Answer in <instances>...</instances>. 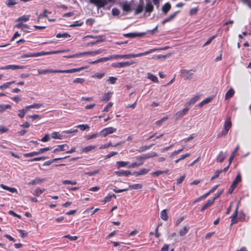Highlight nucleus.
I'll return each instance as SVG.
<instances>
[{
  "instance_id": "nucleus-1",
  "label": "nucleus",
  "mask_w": 251,
  "mask_h": 251,
  "mask_svg": "<svg viewBox=\"0 0 251 251\" xmlns=\"http://www.w3.org/2000/svg\"><path fill=\"white\" fill-rule=\"evenodd\" d=\"M169 48V47L168 46H166V47H165L164 48H160V49H151V50H148L147 51H145L144 52L140 53H138V54H126V55H111V56H109L108 57L100 58V59H98L97 60L92 61L91 63H99V62H105V61H112V60H113L114 59L118 60L119 59H122V58L128 59V58H130L131 57H139V56H142L143 55L148 54L149 53H151V52H154V51H155L156 50H167V49H168Z\"/></svg>"
},
{
  "instance_id": "nucleus-2",
  "label": "nucleus",
  "mask_w": 251,
  "mask_h": 251,
  "mask_svg": "<svg viewBox=\"0 0 251 251\" xmlns=\"http://www.w3.org/2000/svg\"><path fill=\"white\" fill-rule=\"evenodd\" d=\"M88 67L85 66L76 69H73L70 70H53L50 69L46 70H38V73L39 74H44L47 73H72L80 71L84 69H86Z\"/></svg>"
},
{
  "instance_id": "nucleus-3",
  "label": "nucleus",
  "mask_w": 251,
  "mask_h": 251,
  "mask_svg": "<svg viewBox=\"0 0 251 251\" xmlns=\"http://www.w3.org/2000/svg\"><path fill=\"white\" fill-rule=\"evenodd\" d=\"M231 121L230 119L226 120L224 125V128L221 133L218 135V137L226 136L231 127Z\"/></svg>"
},
{
  "instance_id": "nucleus-4",
  "label": "nucleus",
  "mask_w": 251,
  "mask_h": 251,
  "mask_svg": "<svg viewBox=\"0 0 251 251\" xmlns=\"http://www.w3.org/2000/svg\"><path fill=\"white\" fill-rule=\"evenodd\" d=\"M112 0H90L91 3L96 5L98 8L106 7Z\"/></svg>"
},
{
  "instance_id": "nucleus-5",
  "label": "nucleus",
  "mask_w": 251,
  "mask_h": 251,
  "mask_svg": "<svg viewBox=\"0 0 251 251\" xmlns=\"http://www.w3.org/2000/svg\"><path fill=\"white\" fill-rule=\"evenodd\" d=\"M116 130V128L113 127L105 128L100 132V135L103 137H105L108 134L115 132Z\"/></svg>"
},
{
  "instance_id": "nucleus-6",
  "label": "nucleus",
  "mask_w": 251,
  "mask_h": 251,
  "mask_svg": "<svg viewBox=\"0 0 251 251\" xmlns=\"http://www.w3.org/2000/svg\"><path fill=\"white\" fill-rule=\"evenodd\" d=\"M192 72H195V70L193 69L191 70H187L186 69H182L181 70V73L182 75V76L186 80H190L192 78L193 74Z\"/></svg>"
},
{
  "instance_id": "nucleus-7",
  "label": "nucleus",
  "mask_w": 251,
  "mask_h": 251,
  "mask_svg": "<svg viewBox=\"0 0 251 251\" xmlns=\"http://www.w3.org/2000/svg\"><path fill=\"white\" fill-rule=\"evenodd\" d=\"M241 181V176L240 174H238V175L236 176V177L233 181L232 184L230 186L229 190H228V193L231 194L234 188L236 187L237 184Z\"/></svg>"
},
{
  "instance_id": "nucleus-8",
  "label": "nucleus",
  "mask_w": 251,
  "mask_h": 251,
  "mask_svg": "<svg viewBox=\"0 0 251 251\" xmlns=\"http://www.w3.org/2000/svg\"><path fill=\"white\" fill-rule=\"evenodd\" d=\"M55 52H53L52 53H55ZM51 52H40L35 53H28V54H24L23 55H22L21 56V58H23L24 57H37L39 56L42 55H45V54H49L51 53Z\"/></svg>"
},
{
  "instance_id": "nucleus-9",
  "label": "nucleus",
  "mask_w": 251,
  "mask_h": 251,
  "mask_svg": "<svg viewBox=\"0 0 251 251\" xmlns=\"http://www.w3.org/2000/svg\"><path fill=\"white\" fill-rule=\"evenodd\" d=\"M146 32L140 33H128L124 34V36L127 38H134L137 37H141L146 34Z\"/></svg>"
},
{
  "instance_id": "nucleus-10",
  "label": "nucleus",
  "mask_w": 251,
  "mask_h": 251,
  "mask_svg": "<svg viewBox=\"0 0 251 251\" xmlns=\"http://www.w3.org/2000/svg\"><path fill=\"white\" fill-rule=\"evenodd\" d=\"M189 111L188 108H184L182 110L179 111L178 112L176 113L175 114V117L176 118V120H178L183 117L185 115L187 114L188 111Z\"/></svg>"
},
{
  "instance_id": "nucleus-11",
  "label": "nucleus",
  "mask_w": 251,
  "mask_h": 251,
  "mask_svg": "<svg viewBox=\"0 0 251 251\" xmlns=\"http://www.w3.org/2000/svg\"><path fill=\"white\" fill-rule=\"evenodd\" d=\"M24 68V66H21V65H7L6 66L0 68V69H6V70L11 69L12 70H17V69H22Z\"/></svg>"
},
{
  "instance_id": "nucleus-12",
  "label": "nucleus",
  "mask_w": 251,
  "mask_h": 251,
  "mask_svg": "<svg viewBox=\"0 0 251 251\" xmlns=\"http://www.w3.org/2000/svg\"><path fill=\"white\" fill-rule=\"evenodd\" d=\"M46 180V179L45 178H40L36 177L34 179L32 180L30 182H29L28 184L31 185H36L37 184H40Z\"/></svg>"
},
{
  "instance_id": "nucleus-13",
  "label": "nucleus",
  "mask_w": 251,
  "mask_h": 251,
  "mask_svg": "<svg viewBox=\"0 0 251 251\" xmlns=\"http://www.w3.org/2000/svg\"><path fill=\"white\" fill-rule=\"evenodd\" d=\"M149 172V169H142L139 171L134 172L132 173V175H135L136 176H139L140 175H145L147 174Z\"/></svg>"
},
{
  "instance_id": "nucleus-14",
  "label": "nucleus",
  "mask_w": 251,
  "mask_h": 251,
  "mask_svg": "<svg viewBox=\"0 0 251 251\" xmlns=\"http://www.w3.org/2000/svg\"><path fill=\"white\" fill-rule=\"evenodd\" d=\"M65 147H67V149L69 148L68 146L66 144L58 145L57 148L52 151V152L55 153L57 151H64L66 150Z\"/></svg>"
},
{
  "instance_id": "nucleus-15",
  "label": "nucleus",
  "mask_w": 251,
  "mask_h": 251,
  "mask_svg": "<svg viewBox=\"0 0 251 251\" xmlns=\"http://www.w3.org/2000/svg\"><path fill=\"white\" fill-rule=\"evenodd\" d=\"M115 174L119 176H128L129 175L131 174V173L129 171H116L115 172Z\"/></svg>"
},
{
  "instance_id": "nucleus-16",
  "label": "nucleus",
  "mask_w": 251,
  "mask_h": 251,
  "mask_svg": "<svg viewBox=\"0 0 251 251\" xmlns=\"http://www.w3.org/2000/svg\"><path fill=\"white\" fill-rule=\"evenodd\" d=\"M226 152L221 151L217 157V162H221L224 160L226 157Z\"/></svg>"
},
{
  "instance_id": "nucleus-17",
  "label": "nucleus",
  "mask_w": 251,
  "mask_h": 251,
  "mask_svg": "<svg viewBox=\"0 0 251 251\" xmlns=\"http://www.w3.org/2000/svg\"><path fill=\"white\" fill-rule=\"evenodd\" d=\"M171 8V5L170 3H166L162 8V10L165 14H166Z\"/></svg>"
},
{
  "instance_id": "nucleus-18",
  "label": "nucleus",
  "mask_w": 251,
  "mask_h": 251,
  "mask_svg": "<svg viewBox=\"0 0 251 251\" xmlns=\"http://www.w3.org/2000/svg\"><path fill=\"white\" fill-rule=\"evenodd\" d=\"M51 137L53 139H62L64 138V136L60 134L58 132H54L51 133Z\"/></svg>"
},
{
  "instance_id": "nucleus-19",
  "label": "nucleus",
  "mask_w": 251,
  "mask_h": 251,
  "mask_svg": "<svg viewBox=\"0 0 251 251\" xmlns=\"http://www.w3.org/2000/svg\"><path fill=\"white\" fill-rule=\"evenodd\" d=\"M0 187L2 189H3L4 190H6L7 191H9V192H10L11 193H17V190L16 188L9 187L3 184H0Z\"/></svg>"
},
{
  "instance_id": "nucleus-20",
  "label": "nucleus",
  "mask_w": 251,
  "mask_h": 251,
  "mask_svg": "<svg viewBox=\"0 0 251 251\" xmlns=\"http://www.w3.org/2000/svg\"><path fill=\"white\" fill-rule=\"evenodd\" d=\"M189 229V227L188 226H185L183 227V228L181 229L179 232V234L180 236H183L185 235L188 232Z\"/></svg>"
},
{
  "instance_id": "nucleus-21",
  "label": "nucleus",
  "mask_w": 251,
  "mask_h": 251,
  "mask_svg": "<svg viewBox=\"0 0 251 251\" xmlns=\"http://www.w3.org/2000/svg\"><path fill=\"white\" fill-rule=\"evenodd\" d=\"M95 146L93 145H90L88 146H87L86 147L83 148L81 149V152H88L93 150H94L96 148Z\"/></svg>"
},
{
  "instance_id": "nucleus-22",
  "label": "nucleus",
  "mask_w": 251,
  "mask_h": 251,
  "mask_svg": "<svg viewBox=\"0 0 251 251\" xmlns=\"http://www.w3.org/2000/svg\"><path fill=\"white\" fill-rule=\"evenodd\" d=\"M122 7L124 11L128 12L131 11L130 5L127 3H124L122 4Z\"/></svg>"
},
{
  "instance_id": "nucleus-23",
  "label": "nucleus",
  "mask_w": 251,
  "mask_h": 251,
  "mask_svg": "<svg viewBox=\"0 0 251 251\" xmlns=\"http://www.w3.org/2000/svg\"><path fill=\"white\" fill-rule=\"evenodd\" d=\"M214 202V200L212 199L209 200L207 202L203 205V206L201 208V211H203L204 210H205L206 208H207L208 207L211 206L213 203Z\"/></svg>"
},
{
  "instance_id": "nucleus-24",
  "label": "nucleus",
  "mask_w": 251,
  "mask_h": 251,
  "mask_svg": "<svg viewBox=\"0 0 251 251\" xmlns=\"http://www.w3.org/2000/svg\"><path fill=\"white\" fill-rule=\"evenodd\" d=\"M169 172V170L168 169H166L164 171H159V170H158L157 171H155L152 173H151V175L152 176H157L161 174H167Z\"/></svg>"
},
{
  "instance_id": "nucleus-25",
  "label": "nucleus",
  "mask_w": 251,
  "mask_h": 251,
  "mask_svg": "<svg viewBox=\"0 0 251 251\" xmlns=\"http://www.w3.org/2000/svg\"><path fill=\"white\" fill-rule=\"evenodd\" d=\"M234 94V91L232 88H230L226 94L225 99L227 100L232 97Z\"/></svg>"
},
{
  "instance_id": "nucleus-26",
  "label": "nucleus",
  "mask_w": 251,
  "mask_h": 251,
  "mask_svg": "<svg viewBox=\"0 0 251 251\" xmlns=\"http://www.w3.org/2000/svg\"><path fill=\"white\" fill-rule=\"evenodd\" d=\"M143 187V185L142 184H130L129 185V189H135V190H138V189H141Z\"/></svg>"
},
{
  "instance_id": "nucleus-27",
  "label": "nucleus",
  "mask_w": 251,
  "mask_h": 251,
  "mask_svg": "<svg viewBox=\"0 0 251 251\" xmlns=\"http://www.w3.org/2000/svg\"><path fill=\"white\" fill-rule=\"evenodd\" d=\"M150 158H151L150 153H146V154H144L142 155H140V156H138L136 157V159L137 160H145V159H149Z\"/></svg>"
},
{
  "instance_id": "nucleus-28",
  "label": "nucleus",
  "mask_w": 251,
  "mask_h": 251,
  "mask_svg": "<svg viewBox=\"0 0 251 251\" xmlns=\"http://www.w3.org/2000/svg\"><path fill=\"white\" fill-rule=\"evenodd\" d=\"M95 38H97V40L89 43L88 44L89 45H93L104 41V39L103 38L102 36H96Z\"/></svg>"
},
{
  "instance_id": "nucleus-29",
  "label": "nucleus",
  "mask_w": 251,
  "mask_h": 251,
  "mask_svg": "<svg viewBox=\"0 0 251 251\" xmlns=\"http://www.w3.org/2000/svg\"><path fill=\"white\" fill-rule=\"evenodd\" d=\"M147 77L153 82L157 83L158 81L157 77L151 73H148Z\"/></svg>"
},
{
  "instance_id": "nucleus-30",
  "label": "nucleus",
  "mask_w": 251,
  "mask_h": 251,
  "mask_svg": "<svg viewBox=\"0 0 251 251\" xmlns=\"http://www.w3.org/2000/svg\"><path fill=\"white\" fill-rule=\"evenodd\" d=\"M239 149V145H237L236 147V148H235V149H234V151H233V152L232 153L231 155H230V156L229 158V165L231 164L232 160L233 159V158L235 156L236 152L238 151Z\"/></svg>"
},
{
  "instance_id": "nucleus-31",
  "label": "nucleus",
  "mask_w": 251,
  "mask_h": 251,
  "mask_svg": "<svg viewBox=\"0 0 251 251\" xmlns=\"http://www.w3.org/2000/svg\"><path fill=\"white\" fill-rule=\"evenodd\" d=\"M45 189H41L40 188H37L34 190L33 194L36 197H39L41 194H42L45 191Z\"/></svg>"
},
{
  "instance_id": "nucleus-32",
  "label": "nucleus",
  "mask_w": 251,
  "mask_h": 251,
  "mask_svg": "<svg viewBox=\"0 0 251 251\" xmlns=\"http://www.w3.org/2000/svg\"><path fill=\"white\" fill-rule=\"evenodd\" d=\"M160 217L164 221H167L168 220V217L166 209H164L161 211L160 213Z\"/></svg>"
},
{
  "instance_id": "nucleus-33",
  "label": "nucleus",
  "mask_w": 251,
  "mask_h": 251,
  "mask_svg": "<svg viewBox=\"0 0 251 251\" xmlns=\"http://www.w3.org/2000/svg\"><path fill=\"white\" fill-rule=\"evenodd\" d=\"M30 18V15H24L19 17L17 21L18 22H26L29 20Z\"/></svg>"
},
{
  "instance_id": "nucleus-34",
  "label": "nucleus",
  "mask_w": 251,
  "mask_h": 251,
  "mask_svg": "<svg viewBox=\"0 0 251 251\" xmlns=\"http://www.w3.org/2000/svg\"><path fill=\"white\" fill-rule=\"evenodd\" d=\"M213 98L212 97H208V98H207L206 99H205L204 100H203V101H202L201 102H200L199 104V105L200 106V107H201L203 105H204V104H206L208 103H209V102L211 101V100H212Z\"/></svg>"
},
{
  "instance_id": "nucleus-35",
  "label": "nucleus",
  "mask_w": 251,
  "mask_h": 251,
  "mask_svg": "<svg viewBox=\"0 0 251 251\" xmlns=\"http://www.w3.org/2000/svg\"><path fill=\"white\" fill-rule=\"evenodd\" d=\"M153 6L150 3H148L145 7V11L147 12L151 13L153 11Z\"/></svg>"
},
{
  "instance_id": "nucleus-36",
  "label": "nucleus",
  "mask_w": 251,
  "mask_h": 251,
  "mask_svg": "<svg viewBox=\"0 0 251 251\" xmlns=\"http://www.w3.org/2000/svg\"><path fill=\"white\" fill-rule=\"evenodd\" d=\"M11 106L9 104H6V105H0V112H3L5 110H6L7 109H10L11 108Z\"/></svg>"
},
{
  "instance_id": "nucleus-37",
  "label": "nucleus",
  "mask_w": 251,
  "mask_h": 251,
  "mask_svg": "<svg viewBox=\"0 0 251 251\" xmlns=\"http://www.w3.org/2000/svg\"><path fill=\"white\" fill-rule=\"evenodd\" d=\"M15 27H17V28H22V30L24 31V32H28L27 30H24V27H28V26L27 25H25V24H17L15 26H14Z\"/></svg>"
},
{
  "instance_id": "nucleus-38",
  "label": "nucleus",
  "mask_w": 251,
  "mask_h": 251,
  "mask_svg": "<svg viewBox=\"0 0 251 251\" xmlns=\"http://www.w3.org/2000/svg\"><path fill=\"white\" fill-rule=\"evenodd\" d=\"M200 98V96L196 95L192 98L189 101L190 105L195 103Z\"/></svg>"
},
{
  "instance_id": "nucleus-39",
  "label": "nucleus",
  "mask_w": 251,
  "mask_h": 251,
  "mask_svg": "<svg viewBox=\"0 0 251 251\" xmlns=\"http://www.w3.org/2000/svg\"><path fill=\"white\" fill-rule=\"evenodd\" d=\"M116 164L118 168H121L125 167L127 165L129 164V162L126 161H118L117 162Z\"/></svg>"
},
{
  "instance_id": "nucleus-40",
  "label": "nucleus",
  "mask_w": 251,
  "mask_h": 251,
  "mask_svg": "<svg viewBox=\"0 0 251 251\" xmlns=\"http://www.w3.org/2000/svg\"><path fill=\"white\" fill-rule=\"evenodd\" d=\"M142 164H143V161H142L141 162H139V163L134 162V163H132V164H131L130 165H129V166H128V168H135V167L140 166Z\"/></svg>"
},
{
  "instance_id": "nucleus-41",
  "label": "nucleus",
  "mask_w": 251,
  "mask_h": 251,
  "mask_svg": "<svg viewBox=\"0 0 251 251\" xmlns=\"http://www.w3.org/2000/svg\"><path fill=\"white\" fill-rule=\"evenodd\" d=\"M17 2L15 0H7L6 1V4L8 7H11L16 4Z\"/></svg>"
},
{
  "instance_id": "nucleus-42",
  "label": "nucleus",
  "mask_w": 251,
  "mask_h": 251,
  "mask_svg": "<svg viewBox=\"0 0 251 251\" xmlns=\"http://www.w3.org/2000/svg\"><path fill=\"white\" fill-rule=\"evenodd\" d=\"M63 184H72V185H75L77 184V182L76 180H65L63 181L62 182Z\"/></svg>"
},
{
  "instance_id": "nucleus-43",
  "label": "nucleus",
  "mask_w": 251,
  "mask_h": 251,
  "mask_svg": "<svg viewBox=\"0 0 251 251\" xmlns=\"http://www.w3.org/2000/svg\"><path fill=\"white\" fill-rule=\"evenodd\" d=\"M176 236V233H173L172 234H170L168 237V239L169 240H174V243L177 242L178 241L176 240V238L174 239L175 237Z\"/></svg>"
},
{
  "instance_id": "nucleus-44",
  "label": "nucleus",
  "mask_w": 251,
  "mask_h": 251,
  "mask_svg": "<svg viewBox=\"0 0 251 251\" xmlns=\"http://www.w3.org/2000/svg\"><path fill=\"white\" fill-rule=\"evenodd\" d=\"M81 130H88L90 128V127L87 125H79L77 126Z\"/></svg>"
},
{
  "instance_id": "nucleus-45",
  "label": "nucleus",
  "mask_w": 251,
  "mask_h": 251,
  "mask_svg": "<svg viewBox=\"0 0 251 251\" xmlns=\"http://www.w3.org/2000/svg\"><path fill=\"white\" fill-rule=\"evenodd\" d=\"M42 105V104L40 103H34L32 105H30L26 107V109L30 108H38Z\"/></svg>"
},
{
  "instance_id": "nucleus-46",
  "label": "nucleus",
  "mask_w": 251,
  "mask_h": 251,
  "mask_svg": "<svg viewBox=\"0 0 251 251\" xmlns=\"http://www.w3.org/2000/svg\"><path fill=\"white\" fill-rule=\"evenodd\" d=\"M15 82V81L8 82L6 83L3 84V85L0 86V89H4L7 88H8L9 86Z\"/></svg>"
},
{
  "instance_id": "nucleus-47",
  "label": "nucleus",
  "mask_w": 251,
  "mask_h": 251,
  "mask_svg": "<svg viewBox=\"0 0 251 251\" xmlns=\"http://www.w3.org/2000/svg\"><path fill=\"white\" fill-rule=\"evenodd\" d=\"M70 36V35L67 33H58L57 35H56V37L57 38H68V37H69Z\"/></svg>"
},
{
  "instance_id": "nucleus-48",
  "label": "nucleus",
  "mask_w": 251,
  "mask_h": 251,
  "mask_svg": "<svg viewBox=\"0 0 251 251\" xmlns=\"http://www.w3.org/2000/svg\"><path fill=\"white\" fill-rule=\"evenodd\" d=\"M184 149H185V146H183L181 149L173 152L171 154V156H175V155H176L179 154L180 152L182 151Z\"/></svg>"
},
{
  "instance_id": "nucleus-49",
  "label": "nucleus",
  "mask_w": 251,
  "mask_h": 251,
  "mask_svg": "<svg viewBox=\"0 0 251 251\" xmlns=\"http://www.w3.org/2000/svg\"><path fill=\"white\" fill-rule=\"evenodd\" d=\"M128 64H113L112 66L115 68H120L125 67Z\"/></svg>"
},
{
  "instance_id": "nucleus-50",
  "label": "nucleus",
  "mask_w": 251,
  "mask_h": 251,
  "mask_svg": "<svg viewBox=\"0 0 251 251\" xmlns=\"http://www.w3.org/2000/svg\"><path fill=\"white\" fill-rule=\"evenodd\" d=\"M151 148V146H144L140 148L138 151L139 152H142L146 150H149Z\"/></svg>"
},
{
  "instance_id": "nucleus-51",
  "label": "nucleus",
  "mask_w": 251,
  "mask_h": 251,
  "mask_svg": "<svg viewBox=\"0 0 251 251\" xmlns=\"http://www.w3.org/2000/svg\"><path fill=\"white\" fill-rule=\"evenodd\" d=\"M40 154V152H39V151L37 152L34 151L30 153H26L24 155L25 157H30V156H33L34 155H37Z\"/></svg>"
},
{
  "instance_id": "nucleus-52",
  "label": "nucleus",
  "mask_w": 251,
  "mask_h": 251,
  "mask_svg": "<svg viewBox=\"0 0 251 251\" xmlns=\"http://www.w3.org/2000/svg\"><path fill=\"white\" fill-rule=\"evenodd\" d=\"M111 97L110 93H105L104 94L102 97V100L104 101H108Z\"/></svg>"
},
{
  "instance_id": "nucleus-53",
  "label": "nucleus",
  "mask_w": 251,
  "mask_h": 251,
  "mask_svg": "<svg viewBox=\"0 0 251 251\" xmlns=\"http://www.w3.org/2000/svg\"><path fill=\"white\" fill-rule=\"evenodd\" d=\"M167 119H168V117H165L164 118H162L161 120L156 121L155 122V124L157 125L160 126V125H161L163 124V123L164 121H165Z\"/></svg>"
},
{
  "instance_id": "nucleus-54",
  "label": "nucleus",
  "mask_w": 251,
  "mask_h": 251,
  "mask_svg": "<svg viewBox=\"0 0 251 251\" xmlns=\"http://www.w3.org/2000/svg\"><path fill=\"white\" fill-rule=\"evenodd\" d=\"M222 172V170H217L215 173L214 176L211 177V179H215L218 177L219 175Z\"/></svg>"
},
{
  "instance_id": "nucleus-55",
  "label": "nucleus",
  "mask_w": 251,
  "mask_h": 251,
  "mask_svg": "<svg viewBox=\"0 0 251 251\" xmlns=\"http://www.w3.org/2000/svg\"><path fill=\"white\" fill-rule=\"evenodd\" d=\"M64 237L68 238L71 241L76 240L78 238L77 236H72L69 234L64 236Z\"/></svg>"
},
{
  "instance_id": "nucleus-56",
  "label": "nucleus",
  "mask_w": 251,
  "mask_h": 251,
  "mask_svg": "<svg viewBox=\"0 0 251 251\" xmlns=\"http://www.w3.org/2000/svg\"><path fill=\"white\" fill-rule=\"evenodd\" d=\"M198 11V8H193L190 10V11L189 12V14L191 16L195 15L197 14Z\"/></svg>"
},
{
  "instance_id": "nucleus-57",
  "label": "nucleus",
  "mask_w": 251,
  "mask_h": 251,
  "mask_svg": "<svg viewBox=\"0 0 251 251\" xmlns=\"http://www.w3.org/2000/svg\"><path fill=\"white\" fill-rule=\"evenodd\" d=\"M26 113L25 109H22L19 110V113L18 114V116L21 118H23L25 114Z\"/></svg>"
},
{
  "instance_id": "nucleus-58",
  "label": "nucleus",
  "mask_w": 251,
  "mask_h": 251,
  "mask_svg": "<svg viewBox=\"0 0 251 251\" xmlns=\"http://www.w3.org/2000/svg\"><path fill=\"white\" fill-rule=\"evenodd\" d=\"M84 79L81 78H77L73 80V82L75 83H80L82 84L84 82Z\"/></svg>"
},
{
  "instance_id": "nucleus-59",
  "label": "nucleus",
  "mask_w": 251,
  "mask_h": 251,
  "mask_svg": "<svg viewBox=\"0 0 251 251\" xmlns=\"http://www.w3.org/2000/svg\"><path fill=\"white\" fill-rule=\"evenodd\" d=\"M99 134V133H95V134H93L91 135H88L85 137V138L86 140H89L91 139L96 138L98 136Z\"/></svg>"
},
{
  "instance_id": "nucleus-60",
  "label": "nucleus",
  "mask_w": 251,
  "mask_h": 251,
  "mask_svg": "<svg viewBox=\"0 0 251 251\" xmlns=\"http://www.w3.org/2000/svg\"><path fill=\"white\" fill-rule=\"evenodd\" d=\"M112 15L113 16H118L119 14L120 11L117 8H114L112 10Z\"/></svg>"
},
{
  "instance_id": "nucleus-61",
  "label": "nucleus",
  "mask_w": 251,
  "mask_h": 251,
  "mask_svg": "<svg viewBox=\"0 0 251 251\" xmlns=\"http://www.w3.org/2000/svg\"><path fill=\"white\" fill-rule=\"evenodd\" d=\"M185 175H184L183 176H182L180 177H179L178 178H177L176 180V184H180L183 181L184 179L185 178Z\"/></svg>"
},
{
  "instance_id": "nucleus-62",
  "label": "nucleus",
  "mask_w": 251,
  "mask_h": 251,
  "mask_svg": "<svg viewBox=\"0 0 251 251\" xmlns=\"http://www.w3.org/2000/svg\"><path fill=\"white\" fill-rule=\"evenodd\" d=\"M113 105L112 102H109L103 109V111L104 112H108L109 109L112 107Z\"/></svg>"
},
{
  "instance_id": "nucleus-63",
  "label": "nucleus",
  "mask_w": 251,
  "mask_h": 251,
  "mask_svg": "<svg viewBox=\"0 0 251 251\" xmlns=\"http://www.w3.org/2000/svg\"><path fill=\"white\" fill-rule=\"evenodd\" d=\"M117 78L116 77H109L108 79V81L111 83V84H115L116 82V80Z\"/></svg>"
},
{
  "instance_id": "nucleus-64",
  "label": "nucleus",
  "mask_w": 251,
  "mask_h": 251,
  "mask_svg": "<svg viewBox=\"0 0 251 251\" xmlns=\"http://www.w3.org/2000/svg\"><path fill=\"white\" fill-rule=\"evenodd\" d=\"M18 231L21 233V237L22 238H25L27 236V233L25 232L24 230L22 229H19Z\"/></svg>"
}]
</instances>
